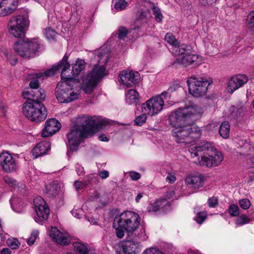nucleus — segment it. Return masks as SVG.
I'll return each instance as SVG.
<instances>
[{
    "label": "nucleus",
    "mask_w": 254,
    "mask_h": 254,
    "mask_svg": "<svg viewBox=\"0 0 254 254\" xmlns=\"http://www.w3.org/2000/svg\"><path fill=\"white\" fill-rule=\"evenodd\" d=\"M18 4L17 0H0V8L5 7L0 11V16H4L11 13Z\"/></svg>",
    "instance_id": "6ab92c4d"
},
{
    "label": "nucleus",
    "mask_w": 254,
    "mask_h": 254,
    "mask_svg": "<svg viewBox=\"0 0 254 254\" xmlns=\"http://www.w3.org/2000/svg\"><path fill=\"white\" fill-rule=\"evenodd\" d=\"M204 177L202 174L189 176L187 177L186 179L187 183L190 185L195 189H197L202 187L204 185Z\"/></svg>",
    "instance_id": "5701e85b"
},
{
    "label": "nucleus",
    "mask_w": 254,
    "mask_h": 254,
    "mask_svg": "<svg viewBox=\"0 0 254 254\" xmlns=\"http://www.w3.org/2000/svg\"><path fill=\"white\" fill-rule=\"evenodd\" d=\"M74 186L75 189L77 190H78L85 188L86 186H87V184L85 182L76 181L74 183Z\"/></svg>",
    "instance_id": "5fc2aeb1"
},
{
    "label": "nucleus",
    "mask_w": 254,
    "mask_h": 254,
    "mask_svg": "<svg viewBox=\"0 0 254 254\" xmlns=\"http://www.w3.org/2000/svg\"><path fill=\"white\" fill-rule=\"evenodd\" d=\"M30 88L28 89H33L35 88H40L39 82L37 79L31 80L29 83Z\"/></svg>",
    "instance_id": "6e6d98bb"
},
{
    "label": "nucleus",
    "mask_w": 254,
    "mask_h": 254,
    "mask_svg": "<svg viewBox=\"0 0 254 254\" xmlns=\"http://www.w3.org/2000/svg\"><path fill=\"white\" fill-rule=\"evenodd\" d=\"M223 156L220 152H215L214 156H202L201 160L198 159V164L202 166L212 167L218 165L223 160Z\"/></svg>",
    "instance_id": "dca6fc26"
},
{
    "label": "nucleus",
    "mask_w": 254,
    "mask_h": 254,
    "mask_svg": "<svg viewBox=\"0 0 254 254\" xmlns=\"http://www.w3.org/2000/svg\"><path fill=\"white\" fill-rule=\"evenodd\" d=\"M147 115L145 113H143L142 115L136 117L134 120V125L137 126H142L146 121Z\"/></svg>",
    "instance_id": "72a5a7b5"
},
{
    "label": "nucleus",
    "mask_w": 254,
    "mask_h": 254,
    "mask_svg": "<svg viewBox=\"0 0 254 254\" xmlns=\"http://www.w3.org/2000/svg\"><path fill=\"white\" fill-rule=\"evenodd\" d=\"M248 80V77L244 74H239L231 77L227 83V92L232 94L246 84Z\"/></svg>",
    "instance_id": "2eb2a0df"
},
{
    "label": "nucleus",
    "mask_w": 254,
    "mask_h": 254,
    "mask_svg": "<svg viewBox=\"0 0 254 254\" xmlns=\"http://www.w3.org/2000/svg\"><path fill=\"white\" fill-rule=\"evenodd\" d=\"M119 77V82L127 87H132L137 84L140 79V75L138 72L124 70L122 71Z\"/></svg>",
    "instance_id": "ddd939ff"
},
{
    "label": "nucleus",
    "mask_w": 254,
    "mask_h": 254,
    "mask_svg": "<svg viewBox=\"0 0 254 254\" xmlns=\"http://www.w3.org/2000/svg\"><path fill=\"white\" fill-rule=\"evenodd\" d=\"M81 124L73 126L66 134L68 142L72 151H76L82 140L89 135H92L104 126L109 124L106 119H99L95 117L83 116Z\"/></svg>",
    "instance_id": "7ed1b4c3"
},
{
    "label": "nucleus",
    "mask_w": 254,
    "mask_h": 254,
    "mask_svg": "<svg viewBox=\"0 0 254 254\" xmlns=\"http://www.w3.org/2000/svg\"><path fill=\"white\" fill-rule=\"evenodd\" d=\"M85 67V62L84 60L78 59L75 63L73 64L72 71L70 75L74 79L79 73L84 69Z\"/></svg>",
    "instance_id": "c85d7f7f"
},
{
    "label": "nucleus",
    "mask_w": 254,
    "mask_h": 254,
    "mask_svg": "<svg viewBox=\"0 0 254 254\" xmlns=\"http://www.w3.org/2000/svg\"><path fill=\"white\" fill-rule=\"evenodd\" d=\"M99 181L98 176L96 174H90L88 176L86 184L88 185H93L96 184Z\"/></svg>",
    "instance_id": "58836bf2"
},
{
    "label": "nucleus",
    "mask_w": 254,
    "mask_h": 254,
    "mask_svg": "<svg viewBox=\"0 0 254 254\" xmlns=\"http://www.w3.org/2000/svg\"><path fill=\"white\" fill-rule=\"evenodd\" d=\"M99 139L105 142H107L109 140L108 138L104 134H102L99 136Z\"/></svg>",
    "instance_id": "69168bd1"
},
{
    "label": "nucleus",
    "mask_w": 254,
    "mask_h": 254,
    "mask_svg": "<svg viewBox=\"0 0 254 254\" xmlns=\"http://www.w3.org/2000/svg\"><path fill=\"white\" fill-rule=\"evenodd\" d=\"M179 87V86L177 83H173L171 85H170V87L168 88L169 92H170L171 93L173 92L176 90Z\"/></svg>",
    "instance_id": "e2e57ef3"
},
{
    "label": "nucleus",
    "mask_w": 254,
    "mask_h": 254,
    "mask_svg": "<svg viewBox=\"0 0 254 254\" xmlns=\"http://www.w3.org/2000/svg\"><path fill=\"white\" fill-rule=\"evenodd\" d=\"M239 208L237 205H231L229 208V212L232 216H237L239 214Z\"/></svg>",
    "instance_id": "09e8293b"
},
{
    "label": "nucleus",
    "mask_w": 254,
    "mask_h": 254,
    "mask_svg": "<svg viewBox=\"0 0 254 254\" xmlns=\"http://www.w3.org/2000/svg\"><path fill=\"white\" fill-rule=\"evenodd\" d=\"M164 105L163 99L160 96L152 97L141 104V109L143 113L152 116L160 112Z\"/></svg>",
    "instance_id": "9d476101"
},
{
    "label": "nucleus",
    "mask_w": 254,
    "mask_h": 254,
    "mask_svg": "<svg viewBox=\"0 0 254 254\" xmlns=\"http://www.w3.org/2000/svg\"><path fill=\"white\" fill-rule=\"evenodd\" d=\"M39 49V44L36 39L20 40L15 42L14 45L15 51L20 56L28 59L35 57Z\"/></svg>",
    "instance_id": "6e6552de"
},
{
    "label": "nucleus",
    "mask_w": 254,
    "mask_h": 254,
    "mask_svg": "<svg viewBox=\"0 0 254 254\" xmlns=\"http://www.w3.org/2000/svg\"><path fill=\"white\" fill-rule=\"evenodd\" d=\"M170 202L166 199H160L150 203L147 207V210L149 212H156L161 208L164 211H166L170 209Z\"/></svg>",
    "instance_id": "412c9836"
},
{
    "label": "nucleus",
    "mask_w": 254,
    "mask_h": 254,
    "mask_svg": "<svg viewBox=\"0 0 254 254\" xmlns=\"http://www.w3.org/2000/svg\"><path fill=\"white\" fill-rule=\"evenodd\" d=\"M201 113L198 106L191 105L179 108L169 116V123L174 127L172 134L177 142L189 143L200 137V129L192 125L200 117Z\"/></svg>",
    "instance_id": "f257e3e1"
},
{
    "label": "nucleus",
    "mask_w": 254,
    "mask_h": 254,
    "mask_svg": "<svg viewBox=\"0 0 254 254\" xmlns=\"http://www.w3.org/2000/svg\"><path fill=\"white\" fill-rule=\"evenodd\" d=\"M106 75L104 65L97 64L90 72L83 82V90L86 94H90L93 91L97 83Z\"/></svg>",
    "instance_id": "0eeeda50"
},
{
    "label": "nucleus",
    "mask_w": 254,
    "mask_h": 254,
    "mask_svg": "<svg viewBox=\"0 0 254 254\" xmlns=\"http://www.w3.org/2000/svg\"><path fill=\"white\" fill-rule=\"evenodd\" d=\"M7 245L12 249L15 250L20 246V243L16 238L8 239L6 241Z\"/></svg>",
    "instance_id": "f704fd0d"
},
{
    "label": "nucleus",
    "mask_w": 254,
    "mask_h": 254,
    "mask_svg": "<svg viewBox=\"0 0 254 254\" xmlns=\"http://www.w3.org/2000/svg\"><path fill=\"white\" fill-rule=\"evenodd\" d=\"M140 222L139 215L132 211H127L115 216L113 227L115 229L116 236L122 239L125 236V231L128 237H133L134 233L139 227Z\"/></svg>",
    "instance_id": "20e7f679"
},
{
    "label": "nucleus",
    "mask_w": 254,
    "mask_h": 254,
    "mask_svg": "<svg viewBox=\"0 0 254 254\" xmlns=\"http://www.w3.org/2000/svg\"><path fill=\"white\" fill-rule=\"evenodd\" d=\"M36 214L34 216L35 221L43 225L48 219L50 210L45 201L40 196L35 198L34 200Z\"/></svg>",
    "instance_id": "1a4fd4ad"
},
{
    "label": "nucleus",
    "mask_w": 254,
    "mask_h": 254,
    "mask_svg": "<svg viewBox=\"0 0 254 254\" xmlns=\"http://www.w3.org/2000/svg\"><path fill=\"white\" fill-rule=\"evenodd\" d=\"M26 18L22 15L13 16L10 19L8 24V31L10 33L16 34L15 27H25Z\"/></svg>",
    "instance_id": "aec40b11"
},
{
    "label": "nucleus",
    "mask_w": 254,
    "mask_h": 254,
    "mask_svg": "<svg viewBox=\"0 0 254 254\" xmlns=\"http://www.w3.org/2000/svg\"><path fill=\"white\" fill-rule=\"evenodd\" d=\"M61 127V123L55 119L48 120L45 124V127L42 130V136L49 137L59 131Z\"/></svg>",
    "instance_id": "f3484780"
},
{
    "label": "nucleus",
    "mask_w": 254,
    "mask_h": 254,
    "mask_svg": "<svg viewBox=\"0 0 254 254\" xmlns=\"http://www.w3.org/2000/svg\"><path fill=\"white\" fill-rule=\"evenodd\" d=\"M46 38L49 40L54 39L57 35V32L51 28H46L45 32Z\"/></svg>",
    "instance_id": "79ce46f5"
},
{
    "label": "nucleus",
    "mask_w": 254,
    "mask_h": 254,
    "mask_svg": "<svg viewBox=\"0 0 254 254\" xmlns=\"http://www.w3.org/2000/svg\"><path fill=\"white\" fill-rule=\"evenodd\" d=\"M23 112L27 119L36 123L43 121L47 116L45 107L40 102H25L23 106Z\"/></svg>",
    "instance_id": "423d86ee"
},
{
    "label": "nucleus",
    "mask_w": 254,
    "mask_h": 254,
    "mask_svg": "<svg viewBox=\"0 0 254 254\" xmlns=\"http://www.w3.org/2000/svg\"><path fill=\"white\" fill-rule=\"evenodd\" d=\"M127 5V2L125 0H118L115 4V8L118 10H122L125 9Z\"/></svg>",
    "instance_id": "a18cd8bd"
},
{
    "label": "nucleus",
    "mask_w": 254,
    "mask_h": 254,
    "mask_svg": "<svg viewBox=\"0 0 254 254\" xmlns=\"http://www.w3.org/2000/svg\"><path fill=\"white\" fill-rule=\"evenodd\" d=\"M74 251L78 252L79 254H88V249L87 246L80 243H75L73 244Z\"/></svg>",
    "instance_id": "2f4dec72"
},
{
    "label": "nucleus",
    "mask_w": 254,
    "mask_h": 254,
    "mask_svg": "<svg viewBox=\"0 0 254 254\" xmlns=\"http://www.w3.org/2000/svg\"><path fill=\"white\" fill-rule=\"evenodd\" d=\"M151 17V13L148 10H145L143 7H140L136 13L135 20L142 23H146Z\"/></svg>",
    "instance_id": "c756f323"
},
{
    "label": "nucleus",
    "mask_w": 254,
    "mask_h": 254,
    "mask_svg": "<svg viewBox=\"0 0 254 254\" xmlns=\"http://www.w3.org/2000/svg\"><path fill=\"white\" fill-rule=\"evenodd\" d=\"M23 95L27 100L26 102H40L42 103L46 98L45 90L42 88L28 89L23 92Z\"/></svg>",
    "instance_id": "4468645a"
},
{
    "label": "nucleus",
    "mask_w": 254,
    "mask_h": 254,
    "mask_svg": "<svg viewBox=\"0 0 254 254\" xmlns=\"http://www.w3.org/2000/svg\"><path fill=\"white\" fill-rule=\"evenodd\" d=\"M0 166L2 170L6 173H12L18 169L16 160L7 151H3L0 153Z\"/></svg>",
    "instance_id": "f8f14e48"
},
{
    "label": "nucleus",
    "mask_w": 254,
    "mask_h": 254,
    "mask_svg": "<svg viewBox=\"0 0 254 254\" xmlns=\"http://www.w3.org/2000/svg\"><path fill=\"white\" fill-rule=\"evenodd\" d=\"M207 217V214L205 212H199L197 213L194 220L198 224H201L206 219Z\"/></svg>",
    "instance_id": "a19ab883"
},
{
    "label": "nucleus",
    "mask_w": 254,
    "mask_h": 254,
    "mask_svg": "<svg viewBox=\"0 0 254 254\" xmlns=\"http://www.w3.org/2000/svg\"><path fill=\"white\" fill-rule=\"evenodd\" d=\"M175 196V192L173 190H170L168 191L165 195V198L162 199H166V201H168V200L174 199Z\"/></svg>",
    "instance_id": "13d9d810"
},
{
    "label": "nucleus",
    "mask_w": 254,
    "mask_h": 254,
    "mask_svg": "<svg viewBox=\"0 0 254 254\" xmlns=\"http://www.w3.org/2000/svg\"><path fill=\"white\" fill-rule=\"evenodd\" d=\"M142 254H164L161 251L157 250L155 249H146Z\"/></svg>",
    "instance_id": "4d7b16f0"
},
{
    "label": "nucleus",
    "mask_w": 254,
    "mask_h": 254,
    "mask_svg": "<svg viewBox=\"0 0 254 254\" xmlns=\"http://www.w3.org/2000/svg\"><path fill=\"white\" fill-rule=\"evenodd\" d=\"M4 182L9 186L13 187L16 186L17 182L13 178H10L8 176H5L3 178Z\"/></svg>",
    "instance_id": "603ef678"
},
{
    "label": "nucleus",
    "mask_w": 254,
    "mask_h": 254,
    "mask_svg": "<svg viewBox=\"0 0 254 254\" xmlns=\"http://www.w3.org/2000/svg\"><path fill=\"white\" fill-rule=\"evenodd\" d=\"M208 205L210 207H215L218 203V200L217 197L212 196L208 199Z\"/></svg>",
    "instance_id": "864d4df0"
},
{
    "label": "nucleus",
    "mask_w": 254,
    "mask_h": 254,
    "mask_svg": "<svg viewBox=\"0 0 254 254\" xmlns=\"http://www.w3.org/2000/svg\"><path fill=\"white\" fill-rule=\"evenodd\" d=\"M212 82L211 78L206 77L191 76L187 81L189 93L195 97L204 96Z\"/></svg>",
    "instance_id": "39448f33"
},
{
    "label": "nucleus",
    "mask_w": 254,
    "mask_h": 254,
    "mask_svg": "<svg viewBox=\"0 0 254 254\" xmlns=\"http://www.w3.org/2000/svg\"><path fill=\"white\" fill-rule=\"evenodd\" d=\"M130 177L132 180L136 181L140 178L141 175L139 173L133 171L130 173Z\"/></svg>",
    "instance_id": "bf43d9fd"
},
{
    "label": "nucleus",
    "mask_w": 254,
    "mask_h": 254,
    "mask_svg": "<svg viewBox=\"0 0 254 254\" xmlns=\"http://www.w3.org/2000/svg\"><path fill=\"white\" fill-rule=\"evenodd\" d=\"M39 232L37 230H34L32 232L31 236L27 240V243L29 246L32 245L35 242L38 236Z\"/></svg>",
    "instance_id": "37998d69"
},
{
    "label": "nucleus",
    "mask_w": 254,
    "mask_h": 254,
    "mask_svg": "<svg viewBox=\"0 0 254 254\" xmlns=\"http://www.w3.org/2000/svg\"><path fill=\"white\" fill-rule=\"evenodd\" d=\"M140 233L138 234L136 236H134L133 238L128 237V240L123 242L120 249V253L121 254H132L135 253L137 249L139 247V243L135 240H133L137 237L141 240H144L146 239V235L145 229L142 227L140 230Z\"/></svg>",
    "instance_id": "9b49d317"
},
{
    "label": "nucleus",
    "mask_w": 254,
    "mask_h": 254,
    "mask_svg": "<svg viewBox=\"0 0 254 254\" xmlns=\"http://www.w3.org/2000/svg\"><path fill=\"white\" fill-rule=\"evenodd\" d=\"M128 34L127 29L124 27H121L118 29V37L120 39L124 40Z\"/></svg>",
    "instance_id": "49530a36"
},
{
    "label": "nucleus",
    "mask_w": 254,
    "mask_h": 254,
    "mask_svg": "<svg viewBox=\"0 0 254 254\" xmlns=\"http://www.w3.org/2000/svg\"><path fill=\"white\" fill-rule=\"evenodd\" d=\"M59 190L58 184L52 182L45 185L44 192L47 197L54 198L58 194Z\"/></svg>",
    "instance_id": "bb28decb"
},
{
    "label": "nucleus",
    "mask_w": 254,
    "mask_h": 254,
    "mask_svg": "<svg viewBox=\"0 0 254 254\" xmlns=\"http://www.w3.org/2000/svg\"><path fill=\"white\" fill-rule=\"evenodd\" d=\"M171 95V92H169V89H168L167 91L163 92L159 96L161 97L162 98L163 97L165 99L168 96H170Z\"/></svg>",
    "instance_id": "0e129e2a"
},
{
    "label": "nucleus",
    "mask_w": 254,
    "mask_h": 254,
    "mask_svg": "<svg viewBox=\"0 0 254 254\" xmlns=\"http://www.w3.org/2000/svg\"><path fill=\"white\" fill-rule=\"evenodd\" d=\"M24 28L25 27H15V29L16 34L10 33L12 35L16 38H22L24 36Z\"/></svg>",
    "instance_id": "de8ad7c7"
},
{
    "label": "nucleus",
    "mask_w": 254,
    "mask_h": 254,
    "mask_svg": "<svg viewBox=\"0 0 254 254\" xmlns=\"http://www.w3.org/2000/svg\"><path fill=\"white\" fill-rule=\"evenodd\" d=\"M219 134L223 138H227L230 134V125L228 122L225 121L221 123L219 127Z\"/></svg>",
    "instance_id": "7c9ffc66"
},
{
    "label": "nucleus",
    "mask_w": 254,
    "mask_h": 254,
    "mask_svg": "<svg viewBox=\"0 0 254 254\" xmlns=\"http://www.w3.org/2000/svg\"><path fill=\"white\" fill-rule=\"evenodd\" d=\"M50 149V143L49 142L46 141L38 143L32 150L33 158L36 159L45 154Z\"/></svg>",
    "instance_id": "4be33fe9"
},
{
    "label": "nucleus",
    "mask_w": 254,
    "mask_h": 254,
    "mask_svg": "<svg viewBox=\"0 0 254 254\" xmlns=\"http://www.w3.org/2000/svg\"><path fill=\"white\" fill-rule=\"evenodd\" d=\"M140 97L138 92L134 89L127 90L125 93V101L128 105H136L139 102Z\"/></svg>",
    "instance_id": "393cba45"
},
{
    "label": "nucleus",
    "mask_w": 254,
    "mask_h": 254,
    "mask_svg": "<svg viewBox=\"0 0 254 254\" xmlns=\"http://www.w3.org/2000/svg\"><path fill=\"white\" fill-rule=\"evenodd\" d=\"M0 254H11V252L8 248H3L1 251Z\"/></svg>",
    "instance_id": "338daca9"
},
{
    "label": "nucleus",
    "mask_w": 254,
    "mask_h": 254,
    "mask_svg": "<svg viewBox=\"0 0 254 254\" xmlns=\"http://www.w3.org/2000/svg\"><path fill=\"white\" fill-rule=\"evenodd\" d=\"M165 39L166 41L170 44L172 47L178 44V41L176 40L175 37L173 35L172 33H167L165 37Z\"/></svg>",
    "instance_id": "c9c22d12"
},
{
    "label": "nucleus",
    "mask_w": 254,
    "mask_h": 254,
    "mask_svg": "<svg viewBox=\"0 0 254 254\" xmlns=\"http://www.w3.org/2000/svg\"><path fill=\"white\" fill-rule=\"evenodd\" d=\"M194 148H195V151L191 153L192 157L198 156L199 152L201 151H210L213 152L215 151V149L212 143L206 141L200 142L196 146L194 147Z\"/></svg>",
    "instance_id": "a878e982"
},
{
    "label": "nucleus",
    "mask_w": 254,
    "mask_h": 254,
    "mask_svg": "<svg viewBox=\"0 0 254 254\" xmlns=\"http://www.w3.org/2000/svg\"><path fill=\"white\" fill-rule=\"evenodd\" d=\"M239 204L243 209H247L250 207L251 202L249 199L244 198L239 200Z\"/></svg>",
    "instance_id": "8fccbe9b"
},
{
    "label": "nucleus",
    "mask_w": 254,
    "mask_h": 254,
    "mask_svg": "<svg viewBox=\"0 0 254 254\" xmlns=\"http://www.w3.org/2000/svg\"><path fill=\"white\" fill-rule=\"evenodd\" d=\"M248 27L254 28V11H252L248 16Z\"/></svg>",
    "instance_id": "3c124183"
},
{
    "label": "nucleus",
    "mask_w": 254,
    "mask_h": 254,
    "mask_svg": "<svg viewBox=\"0 0 254 254\" xmlns=\"http://www.w3.org/2000/svg\"><path fill=\"white\" fill-rule=\"evenodd\" d=\"M153 14L155 16L156 20L158 22H161L162 20L163 15L160 11V9L157 6L154 7L152 10Z\"/></svg>",
    "instance_id": "c03bdc74"
},
{
    "label": "nucleus",
    "mask_w": 254,
    "mask_h": 254,
    "mask_svg": "<svg viewBox=\"0 0 254 254\" xmlns=\"http://www.w3.org/2000/svg\"><path fill=\"white\" fill-rule=\"evenodd\" d=\"M176 177L174 175L169 174L166 177V181L170 183H173L176 181Z\"/></svg>",
    "instance_id": "680f3d73"
},
{
    "label": "nucleus",
    "mask_w": 254,
    "mask_h": 254,
    "mask_svg": "<svg viewBox=\"0 0 254 254\" xmlns=\"http://www.w3.org/2000/svg\"><path fill=\"white\" fill-rule=\"evenodd\" d=\"M251 221V218L248 217L245 214H242L237 218L236 224L237 226H239L247 224Z\"/></svg>",
    "instance_id": "473e14b6"
},
{
    "label": "nucleus",
    "mask_w": 254,
    "mask_h": 254,
    "mask_svg": "<svg viewBox=\"0 0 254 254\" xmlns=\"http://www.w3.org/2000/svg\"><path fill=\"white\" fill-rule=\"evenodd\" d=\"M191 48L190 45L186 44H182L179 45V43L175 46L172 47V53L175 55H186L190 53L191 52Z\"/></svg>",
    "instance_id": "cd10ccee"
},
{
    "label": "nucleus",
    "mask_w": 254,
    "mask_h": 254,
    "mask_svg": "<svg viewBox=\"0 0 254 254\" xmlns=\"http://www.w3.org/2000/svg\"><path fill=\"white\" fill-rule=\"evenodd\" d=\"M96 55L98 58V61L99 63L101 62L103 58H105L103 62L101 63H106L107 59L108 58V54L105 52L104 49H101L96 52Z\"/></svg>",
    "instance_id": "e433bc0d"
},
{
    "label": "nucleus",
    "mask_w": 254,
    "mask_h": 254,
    "mask_svg": "<svg viewBox=\"0 0 254 254\" xmlns=\"http://www.w3.org/2000/svg\"><path fill=\"white\" fill-rule=\"evenodd\" d=\"M155 6L153 2L144 0L142 2L140 7H143L145 10H148L150 12V10H153Z\"/></svg>",
    "instance_id": "ea45409f"
},
{
    "label": "nucleus",
    "mask_w": 254,
    "mask_h": 254,
    "mask_svg": "<svg viewBox=\"0 0 254 254\" xmlns=\"http://www.w3.org/2000/svg\"><path fill=\"white\" fill-rule=\"evenodd\" d=\"M243 113L244 109L242 106L234 107L232 115L234 117H236L238 119L243 116Z\"/></svg>",
    "instance_id": "4c0bfd02"
},
{
    "label": "nucleus",
    "mask_w": 254,
    "mask_h": 254,
    "mask_svg": "<svg viewBox=\"0 0 254 254\" xmlns=\"http://www.w3.org/2000/svg\"><path fill=\"white\" fill-rule=\"evenodd\" d=\"M197 59L198 56L197 55L189 53L186 55L183 56L180 59H177L176 61L173 63V65L177 66L178 64H179L184 66H187L193 63Z\"/></svg>",
    "instance_id": "b1692460"
},
{
    "label": "nucleus",
    "mask_w": 254,
    "mask_h": 254,
    "mask_svg": "<svg viewBox=\"0 0 254 254\" xmlns=\"http://www.w3.org/2000/svg\"><path fill=\"white\" fill-rule=\"evenodd\" d=\"M49 235L61 245H67L70 243L69 235L66 232H61L56 227L51 228Z\"/></svg>",
    "instance_id": "a211bd4d"
},
{
    "label": "nucleus",
    "mask_w": 254,
    "mask_h": 254,
    "mask_svg": "<svg viewBox=\"0 0 254 254\" xmlns=\"http://www.w3.org/2000/svg\"><path fill=\"white\" fill-rule=\"evenodd\" d=\"M68 56L65 54L63 59L52 68L44 72L36 73L32 74V78H40L49 77L55 74L58 71L62 69L61 79L63 81L59 82L55 90V94L57 100L61 103H70L78 98L79 93L74 90L73 87L76 81L69 74L67 70H69L70 64L67 62Z\"/></svg>",
    "instance_id": "f03ea898"
},
{
    "label": "nucleus",
    "mask_w": 254,
    "mask_h": 254,
    "mask_svg": "<svg viewBox=\"0 0 254 254\" xmlns=\"http://www.w3.org/2000/svg\"><path fill=\"white\" fill-rule=\"evenodd\" d=\"M143 193H139L137 194V196L135 197V200L136 202H139L140 199L143 196Z\"/></svg>",
    "instance_id": "774afa93"
},
{
    "label": "nucleus",
    "mask_w": 254,
    "mask_h": 254,
    "mask_svg": "<svg viewBox=\"0 0 254 254\" xmlns=\"http://www.w3.org/2000/svg\"><path fill=\"white\" fill-rule=\"evenodd\" d=\"M99 176L102 179H105L109 177V173L108 171L102 170L99 172Z\"/></svg>",
    "instance_id": "052dcab7"
}]
</instances>
